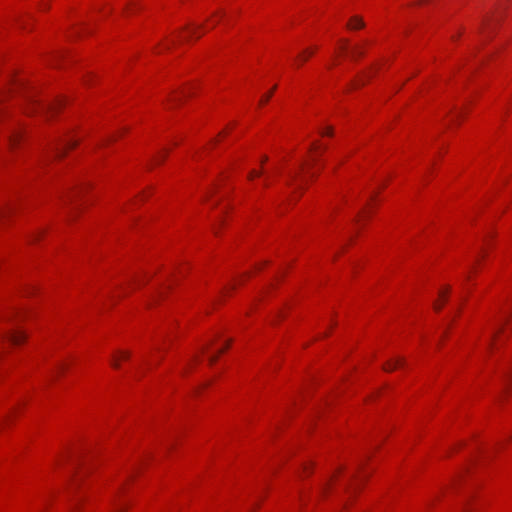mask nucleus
Listing matches in <instances>:
<instances>
[{
	"label": "nucleus",
	"mask_w": 512,
	"mask_h": 512,
	"mask_svg": "<svg viewBox=\"0 0 512 512\" xmlns=\"http://www.w3.org/2000/svg\"><path fill=\"white\" fill-rule=\"evenodd\" d=\"M9 338H10L11 342H13L16 345H19V344H21L26 339V336H25V334L23 333L22 330L17 329V330H14L9 335Z\"/></svg>",
	"instance_id": "1"
},
{
	"label": "nucleus",
	"mask_w": 512,
	"mask_h": 512,
	"mask_svg": "<svg viewBox=\"0 0 512 512\" xmlns=\"http://www.w3.org/2000/svg\"><path fill=\"white\" fill-rule=\"evenodd\" d=\"M77 144L76 141L72 139L65 140L60 147L57 148V156H62L66 149L72 148Z\"/></svg>",
	"instance_id": "2"
},
{
	"label": "nucleus",
	"mask_w": 512,
	"mask_h": 512,
	"mask_svg": "<svg viewBox=\"0 0 512 512\" xmlns=\"http://www.w3.org/2000/svg\"><path fill=\"white\" fill-rule=\"evenodd\" d=\"M350 29H360L364 27V22L361 18L355 16L348 23Z\"/></svg>",
	"instance_id": "3"
},
{
	"label": "nucleus",
	"mask_w": 512,
	"mask_h": 512,
	"mask_svg": "<svg viewBox=\"0 0 512 512\" xmlns=\"http://www.w3.org/2000/svg\"><path fill=\"white\" fill-rule=\"evenodd\" d=\"M403 359H395V360H392V361H389L385 364L384 366V369L386 371H392L394 369H396L398 366H401L403 364Z\"/></svg>",
	"instance_id": "4"
},
{
	"label": "nucleus",
	"mask_w": 512,
	"mask_h": 512,
	"mask_svg": "<svg viewBox=\"0 0 512 512\" xmlns=\"http://www.w3.org/2000/svg\"><path fill=\"white\" fill-rule=\"evenodd\" d=\"M364 54V50L361 46L356 45L352 48V57L357 58L361 57Z\"/></svg>",
	"instance_id": "5"
},
{
	"label": "nucleus",
	"mask_w": 512,
	"mask_h": 512,
	"mask_svg": "<svg viewBox=\"0 0 512 512\" xmlns=\"http://www.w3.org/2000/svg\"><path fill=\"white\" fill-rule=\"evenodd\" d=\"M200 29V27H193V28H189L188 31H187V36H185L186 38H189V37H192V36H196V37H200L201 34L197 33V30Z\"/></svg>",
	"instance_id": "6"
},
{
	"label": "nucleus",
	"mask_w": 512,
	"mask_h": 512,
	"mask_svg": "<svg viewBox=\"0 0 512 512\" xmlns=\"http://www.w3.org/2000/svg\"><path fill=\"white\" fill-rule=\"evenodd\" d=\"M21 140H22V135L20 132L15 133L13 136H11V139H10L12 145H16Z\"/></svg>",
	"instance_id": "7"
},
{
	"label": "nucleus",
	"mask_w": 512,
	"mask_h": 512,
	"mask_svg": "<svg viewBox=\"0 0 512 512\" xmlns=\"http://www.w3.org/2000/svg\"><path fill=\"white\" fill-rule=\"evenodd\" d=\"M229 344H230V342H228V343L225 345V347L221 348V349L218 351L217 355H212V356H210V357H209V361H210V363H214V362L217 360L218 355H219V354H221L222 352H224V350H225L226 348H228Z\"/></svg>",
	"instance_id": "8"
},
{
	"label": "nucleus",
	"mask_w": 512,
	"mask_h": 512,
	"mask_svg": "<svg viewBox=\"0 0 512 512\" xmlns=\"http://www.w3.org/2000/svg\"><path fill=\"white\" fill-rule=\"evenodd\" d=\"M276 89V86L273 87V89L267 93L266 95H264L261 100H260V104H265L269 101V99L271 98L272 94H273V91Z\"/></svg>",
	"instance_id": "9"
},
{
	"label": "nucleus",
	"mask_w": 512,
	"mask_h": 512,
	"mask_svg": "<svg viewBox=\"0 0 512 512\" xmlns=\"http://www.w3.org/2000/svg\"><path fill=\"white\" fill-rule=\"evenodd\" d=\"M313 54V51H310V50H306L304 51L303 54L299 55V60L301 61H305L307 59L308 56L312 55Z\"/></svg>",
	"instance_id": "10"
},
{
	"label": "nucleus",
	"mask_w": 512,
	"mask_h": 512,
	"mask_svg": "<svg viewBox=\"0 0 512 512\" xmlns=\"http://www.w3.org/2000/svg\"><path fill=\"white\" fill-rule=\"evenodd\" d=\"M448 293H449L448 288L446 290L440 291L439 297L443 300V303L446 301Z\"/></svg>",
	"instance_id": "11"
},
{
	"label": "nucleus",
	"mask_w": 512,
	"mask_h": 512,
	"mask_svg": "<svg viewBox=\"0 0 512 512\" xmlns=\"http://www.w3.org/2000/svg\"><path fill=\"white\" fill-rule=\"evenodd\" d=\"M508 320V314L504 313V315L501 318V323L499 324V328L494 333H498L502 329V324Z\"/></svg>",
	"instance_id": "12"
},
{
	"label": "nucleus",
	"mask_w": 512,
	"mask_h": 512,
	"mask_svg": "<svg viewBox=\"0 0 512 512\" xmlns=\"http://www.w3.org/2000/svg\"><path fill=\"white\" fill-rule=\"evenodd\" d=\"M111 365L118 369L119 368V362H118V355H114L112 360H111Z\"/></svg>",
	"instance_id": "13"
},
{
	"label": "nucleus",
	"mask_w": 512,
	"mask_h": 512,
	"mask_svg": "<svg viewBox=\"0 0 512 512\" xmlns=\"http://www.w3.org/2000/svg\"><path fill=\"white\" fill-rule=\"evenodd\" d=\"M321 134L331 136L333 134L332 127H327L324 131L321 132Z\"/></svg>",
	"instance_id": "14"
},
{
	"label": "nucleus",
	"mask_w": 512,
	"mask_h": 512,
	"mask_svg": "<svg viewBox=\"0 0 512 512\" xmlns=\"http://www.w3.org/2000/svg\"><path fill=\"white\" fill-rule=\"evenodd\" d=\"M62 105V102L61 101H58L56 103H54L52 106H51V110L52 111H56L60 108V106Z\"/></svg>",
	"instance_id": "15"
},
{
	"label": "nucleus",
	"mask_w": 512,
	"mask_h": 512,
	"mask_svg": "<svg viewBox=\"0 0 512 512\" xmlns=\"http://www.w3.org/2000/svg\"><path fill=\"white\" fill-rule=\"evenodd\" d=\"M260 174H261V172H257V171H255V170H252V171L249 173L248 177H249V179H253L254 177L259 176Z\"/></svg>",
	"instance_id": "16"
},
{
	"label": "nucleus",
	"mask_w": 512,
	"mask_h": 512,
	"mask_svg": "<svg viewBox=\"0 0 512 512\" xmlns=\"http://www.w3.org/2000/svg\"><path fill=\"white\" fill-rule=\"evenodd\" d=\"M129 356H130L129 352H126V351L119 352V357H121L122 359H128Z\"/></svg>",
	"instance_id": "17"
},
{
	"label": "nucleus",
	"mask_w": 512,
	"mask_h": 512,
	"mask_svg": "<svg viewBox=\"0 0 512 512\" xmlns=\"http://www.w3.org/2000/svg\"><path fill=\"white\" fill-rule=\"evenodd\" d=\"M66 368L65 364L61 363L58 365L57 367V373H61L62 371H64Z\"/></svg>",
	"instance_id": "18"
},
{
	"label": "nucleus",
	"mask_w": 512,
	"mask_h": 512,
	"mask_svg": "<svg viewBox=\"0 0 512 512\" xmlns=\"http://www.w3.org/2000/svg\"><path fill=\"white\" fill-rule=\"evenodd\" d=\"M163 158H164V156L159 155V156L155 159V161H156L157 163H160V162L163 160Z\"/></svg>",
	"instance_id": "19"
},
{
	"label": "nucleus",
	"mask_w": 512,
	"mask_h": 512,
	"mask_svg": "<svg viewBox=\"0 0 512 512\" xmlns=\"http://www.w3.org/2000/svg\"><path fill=\"white\" fill-rule=\"evenodd\" d=\"M441 306H442V304H441V305H440V304H438V303H435V304H434V308H435L436 310H439V309L441 308Z\"/></svg>",
	"instance_id": "20"
},
{
	"label": "nucleus",
	"mask_w": 512,
	"mask_h": 512,
	"mask_svg": "<svg viewBox=\"0 0 512 512\" xmlns=\"http://www.w3.org/2000/svg\"><path fill=\"white\" fill-rule=\"evenodd\" d=\"M508 380L512 379V370L510 371L509 375L507 376Z\"/></svg>",
	"instance_id": "21"
},
{
	"label": "nucleus",
	"mask_w": 512,
	"mask_h": 512,
	"mask_svg": "<svg viewBox=\"0 0 512 512\" xmlns=\"http://www.w3.org/2000/svg\"><path fill=\"white\" fill-rule=\"evenodd\" d=\"M346 47H347V43L345 42V43L343 44V46H342V49H343V50H345V49H346Z\"/></svg>",
	"instance_id": "22"
},
{
	"label": "nucleus",
	"mask_w": 512,
	"mask_h": 512,
	"mask_svg": "<svg viewBox=\"0 0 512 512\" xmlns=\"http://www.w3.org/2000/svg\"><path fill=\"white\" fill-rule=\"evenodd\" d=\"M266 161H267V157L265 156V157L262 158V163H264Z\"/></svg>",
	"instance_id": "23"
},
{
	"label": "nucleus",
	"mask_w": 512,
	"mask_h": 512,
	"mask_svg": "<svg viewBox=\"0 0 512 512\" xmlns=\"http://www.w3.org/2000/svg\"><path fill=\"white\" fill-rule=\"evenodd\" d=\"M317 147H318V145L315 143V144L313 145L312 149H314V150H315V149H317Z\"/></svg>",
	"instance_id": "24"
},
{
	"label": "nucleus",
	"mask_w": 512,
	"mask_h": 512,
	"mask_svg": "<svg viewBox=\"0 0 512 512\" xmlns=\"http://www.w3.org/2000/svg\"><path fill=\"white\" fill-rule=\"evenodd\" d=\"M298 177L297 174H295L294 176H292L293 180H296V178Z\"/></svg>",
	"instance_id": "25"
}]
</instances>
